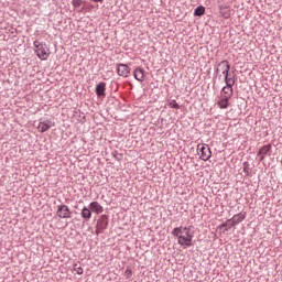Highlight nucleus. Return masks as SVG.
Returning a JSON list of instances; mask_svg holds the SVG:
<instances>
[{
    "mask_svg": "<svg viewBox=\"0 0 282 282\" xmlns=\"http://www.w3.org/2000/svg\"><path fill=\"white\" fill-rule=\"evenodd\" d=\"M173 237L177 238L178 246L191 248L193 246V237L195 234L191 227H176L172 230Z\"/></svg>",
    "mask_w": 282,
    "mask_h": 282,
    "instance_id": "obj_2",
    "label": "nucleus"
},
{
    "mask_svg": "<svg viewBox=\"0 0 282 282\" xmlns=\"http://www.w3.org/2000/svg\"><path fill=\"white\" fill-rule=\"evenodd\" d=\"M133 76H134L135 80H139V83L144 82V70H143V68H141V67L135 68L134 72H133Z\"/></svg>",
    "mask_w": 282,
    "mask_h": 282,
    "instance_id": "obj_12",
    "label": "nucleus"
},
{
    "mask_svg": "<svg viewBox=\"0 0 282 282\" xmlns=\"http://www.w3.org/2000/svg\"><path fill=\"white\" fill-rule=\"evenodd\" d=\"M272 149V145L268 144L262 147L258 152V158H260V162H263L265 160V156L268 153H270V150Z\"/></svg>",
    "mask_w": 282,
    "mask_h": 282,
    "instance_id": "obj_9",
    "label": "nucleus"
},
{
    "mask_svg": "<svg viewBox=\"0 0 282 282\" xmlns=\"http://www.w3.org/2000/svg\"><path fill=\"white\" fill-rule=\"evenodd\" d=\"M52 127H54V123L52 124L51 121H43L39 123L37 130L40 131V133H45V131H50Z\"/></svg>",
    "mask_w": 282,
    "mask_h": 282,
    "instance_id": "obj_10",
    "label": "nucleus"
},
{
    "mask_svg": "<svg viewBox=\"0 0 282 282\" xmlns=\"http://www.w3.org/2000/svg\"><path fill=\"white\" fill-rule=\"evenodd\" d=\"M243 219H246V213L237 214L232 218L228 219L225 224L220 225L219 228H226L225 230H230L232 226H237V224H241Z\"/></svg>",
    "mask_w": 282,
    "mask_h": 282,
    "instance_id": "obj_4",
    "label": "nucleus"
},
{
    "mask_svg": "<svg viewBox=\"0 0 282 282\" xmlns=\"http://www.w3.org/2000/svg\"><path fill=\"white\" fill-rule=\"evenodd\" d=\"M56 215L59 217V219H72V210H69L67 205H58Z\"/></svg>",
    "mask_w": 282,
    "mask_h": 282,
    "instance_id": "obj_6",
    "label": "nucleus"
},
{
    "mask_svg": "<svg viewBox=\"0 0 282 282\" xmlns=\"http://www.w3.org/2000/svg\"><path fill=\"white\" fill-rule=\"evenodd\" d=\"M219 78H224L226 86H224L220 90V97L217 102L218 109H228L230 107V98L235 96V90L232 87L235 86V77L230 75V64L228 61H221L216 69Z\"/></svg>",
    "mask_w": 282,
    "mask_h": 282,
    "instance_id": "obj_1",
    "label": "nucleus"
},
{
    "mask_svg": "<svg viewBox=\"0 0 282 282\" xmlns=\"http://www.w3.org/2000/svg\"><path fill=\"white\" fill-rule=\"evenodd\" d=\"M33 46L34 52L40 61H47V58H50V47H47V44L36 40L33 42Z\"/></svg>",
    "mask_w": 282,
    "mask_h": 282,
    "instance_id": "obj_3",
    "label": "nucleus"
},
{
    "mask_svg": "<svg viewBox=\"0 0 282 282\" xmlns=\"http://www.w3.org/2000/svg\"><path fill=\"white\" fill-rule=\"evenodd\" d=\"M108 224L109 223L107 221V217L101 216L97 223V228H99V230H105V228H107Z\"/></svg>",
    "mask_w": 282,
    "mask_h": 282,
    "instance_id": "obj_13",
    "label": "nucleus"
},
{
    "mask_svg": "<svg viewBox=\"0 0 282 282\" xmlns=\"http://www.w3.org/2000/svg\"><path fill=\"white\" fill-rule=\"evenodd\" d=\"M118 76H122L123 78H128L129 74H131V68L127 64H118L117 65Z\"/></svg>",
    "mask_w": 282,
    "mask_h": 282,
    "instance_id": "obj_7",
    "label": "nucleus"
},
{
    "mask_svg": "<svg viewBox=\"0 0 282 282\" xmlns=\"http://www.w3.org/2000/svg\"><path fill=\"white\" fill-rule=\"evenodd\" d=\"M197 149L199 151L200 160H203L204 162H208V160H210L213 155V152H210V148L208 147V144H198Z\"/></svg>",
    "mask_w": 282,
    "mask_h": 282,
    "instance_id": "obj_5",
    "label": "nucleus"
},
{
    "mask_svg": "<svg viewBox=\"0 0 282 282\" xmlns=\"http://www.w3.org/2000/svg\"><path fill=\"white\" fill-rule=\"evenodd\" d=\"M127 279H131V275L133 274V272L131 271V269H127L124 272Z\"/></svg>",
    "mask_w": 282,
    "mask_h": 282,
    "instance_id": "obj_20",
    "label": "nucleus"
},
{
    "mask_svg": "<svg viewBox=\"0 0 282 282\" xmlns=\"http://www.w3.org/2000/svg\"><path fill=\"white\" fill-rule=\"evenodd\" d=\"M89 209L91 213H96V215H100L105 209L100 206V203L93 202L89 204Z\"/></svg>",
    "mask_w": 282,
    "mask_h": 282,
    "instance_id": "obj_11",
    "label": "nucleus"
},
{
    "mask_svg": "<svg viewBox=\"0 0 282 282\" xmlns=\"http://www.w3.org/2000/svg\"><path fill=\"white\" fill-rule=\"evenodd\" d=\"M206 12V9L200 6V7H197L194 11V15L195 17H203V14Z\"/></svg>",
    "mask_w": 282,
    "mask_h": 282,
    "instance_id": "obj_15",
    "label": "nucleus"
},
{
    "mask_svg": "<svg viewBox=\"0 0 282 282\" xmlns=\"http://www.w3.org/2000/svg\"><path fill=\"white\" fill-rule=\"evenodd\" d=\"M169 107H171V109H180V105L175 100L170 101Z\"/></svg>",
    "mask_w": 282,
    "mask_h": 282,
    "instance_id": "obj_17",
    "label": "nucleus"
},
{
    "mask_svg": "<svg viewBox=\"0 0 282 282\" xmlns=\"http://www.w3.org/2000/svg\"><path fill=\"white\" fill-rule=\"evenodd\" d=\"M220 14L224 19H230V10L228 8H220Z\"/></svg>",
    "mask_w": 282,
    "mask_h": 282,
    "instance_id": "obj_16",
    "label": "nucleus"
},
{
    "mask_svg": "<svg viewBox=\"0 0 282 282\" xmlns=\"http://www.w3.org/2000/svg\"><path fill=\"white\" fill-rule=\"evenodd\" d=\"M74 8H80L83 6V0H72Z\"/></svg>",
    "mask_w": 282,
    "mask_h": 282,
    "instance_id": "obj_18",
    "label": "nucleus"
},
{
    "mask_svg": "<svg viewBox=\"0 0 282 282\" xmlns=\"http://www.w3.org/2000/svg\"><path fill=\"white\" fill-rule=\"evenodd\" d=\"M107 90V84L105 83H99L97 86H96V95L98 96V98H105L106 94L105 91Z\"/></svg>",
    "mask_w": 282,
    "mask_h": 282,
    "instance_id": "obj_8",
    "label": "nucleus"
},
{
    "mask_svg": "<svg viewBox=\"0 0 282 282\" xmlns=\"http://www.w3.org/2000/svg\"><path fill=\"white\" fill-rule=\"evenodd\" d=\"M82 217L83 219H91V209L88 207H84L82 209Z\"/></svg>",
    "mask_w": 282,
    "mask_h": 282,
    "instance_id": "obj_14",
    "label": "nucleus"
},
{
    "mask_svg": "<svg viewBox=\"0 0 282 282\" xmlns=\"http://www.w3.org/2000/svg\"><path fill=\"white\" fill-rule=\"evenodd\" d=\"M74 271L76 272V274H83V272H84L83 268H80V267L76 268V264L74 267Z\"/></svg>",
    "mask_w": 282,
    "mask_h": 282,
    "instance_id": "obj_19",
    "label": "nucleus"
}]
</instances>
